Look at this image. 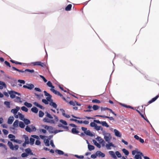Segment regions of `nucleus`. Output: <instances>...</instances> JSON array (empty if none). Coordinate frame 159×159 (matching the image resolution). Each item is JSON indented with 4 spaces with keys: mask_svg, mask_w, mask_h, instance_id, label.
Masks as SVG:
<instances>
[{
    "mask_svg": "<svg viewBox=\"0 0 159 159\" xmlns=\"http://www.w3.org/2000/svg\"><path fill=\"white\" fill-rule=\"evenodd\" d=\"M103 134L104 136V139L105 140L109 143L111 139V137L110 134L107 133L105 131H103Z\"/></svg>",
    "mask_w": 159,
    "mask_h": 159,
    "instance_id": "obj_1",
    "label": "nucleus"
},
{
    "mask_svg": "<svg viewBox=\"0 0 159 159\" xmlns=\"http://www.w3.org/2000/svg\"><path fill=\"white\" fill-rule=\"evenodd\" d=\"M7 145L9 147L10 149L12 150H17L19 148V146L17 145H15L13 146L12 142L8 141L7 143Z\"/></svg>",
    "mask_w": 159,
    "mask_h": 159,
    "instance_id": "obj_2",
    "label": "nucleus"
},
{
    "mask_svg": "<svg viewBox=\"0 0 159 159\" xmlns=\"http://www.w3.org/2000/svg\"><path fill=\"white\" fill-rule=\"evenodd\" d=\"M9 93L10 95V97L12 98H13L16 97V94H17L19 95H20V93L13 91H10L9 92Z\"/></svg>",
    "mask_w": 159,
    "mask_h": 159,
    "instance_id": "obj_3",
    "label": "nucleus"
},
{
    "mask_svg": "<svg viewBox=\"0 0 159 159\" xmlns=\"http://www.w3.org/2000/svg\"><path fill=\"white\" fill-rule=\"evenodd\" d=\"M32 64L34 66H39L42 67H44L46 66V65L44 63L39 61L33 62H32Z\"/></svg>",
    "mask_w": 159,
    "mask_h": 159,
    "instance_id": "obj_4",
    "label": "nucleus"
},
{
    "mask_svg": "<svg viewBox=\"0 0 159 159\" xmlns=\"http://www.w3.org/2000/svg\"><path fill=\"white\" fill-rule=\"evenodd\" d=\"M43 92L45 96L47 97L46 98V100L50 102L52 101V100L51 99L52 96L50 94L48 93L46 91H44Z\"/></svg>",
    "mask_w": 159,
    "mask_h": 159,
    "instance_id": "obj_5",
    "label": "nucleus"
},
{
    "mask_svg": "<svg viewBox=\"0 0 159 159\" xmlns=\"http://www.w3.org/2000/svg\"><path fill=\"white\" fill-rule=\"evenodd\" d=\"M43 121L45 122L49 123H54V121L53 120H50L48 118L45 117L43 119Z\"/></svg>",
    "mask_w": 159,
    "mask_h": 159,
    "instance_id": "obj_6",
    "label": "nucleus"
},
{
    "mask_svg": "<svg viewBox=\"0 0 159 159\" xmlns=\"http://www.w3.org/2000/svg\"><path fill=\"white\" fill-rule=\"evenodd\" d=\"M50 90L55 94L61 97H62V95L59 91H57L53 89H51Z\"/></svg>",
    "mask_w": 159,
    "mask_h": 159,
    "instance_id": "obj_7",
    "label": "nucleus"
},
{
    "mask_svg": "<svg viewBox=\"0 0 159 159\" xmlns=\"http://www.w3.org/2000/svg\"><path fill=\"white\" fill-rule=\"evenodd\" d=\"M94 129L97 131H99L101 130L102 131V133H103V131H105L103 130V128L101 126L98 125L97 124H96Z\"/></svg>",
    "mask_w": 159,
    "mask_h": 159,
    "instance_id": "obj_8",
    "label": "nucleus"
},
{
    "mask_svg": "<svg viewBox=\"0 0 159 159\" xmlns=\"http://www.w3.org/2000/svg\"><path fill=\"white\" fill-rule=\"evenodd\" d=\"M96 154L98 156H99V157H103L105 156V154L100 151H97L96 152Z\"/></svg>",
    "mask_w": 159,
    "mask_h": 159,
    "instance_id": "obj_9",
    "label": "nucleus"
},
{
    "mask_svg": "<svg viewBox=\"0 0 159 159\" xmlns=\"http://www.w3.org/2000/svg\"><path fill=\"white\" fill-rule=\"evenodd\" d=\"M60 111L61 112L62 115L63 116H64L66 118H69L70 117V116L69 115L66 114L65 113V111L64 110L62 109H60Z\"/></svg>",
    "mask_w": 159,
    "mask_h": 159,
    "instance_id": "obj_10",
    "label": "nucleus"
},
{
    "mask_svg": "<svg viewBox=\"0 0 159 159\" xmlns=\"http://www.w3.org/2000/svg\"><path fill=\"white\" fill-rule=\"evenodd\" d=\"M14 120V117L13 116H10L9 117L7 123L9 124H12Z\"/></svg>",
    "mask_w": 159,
    "mask_h": 159,
    "instance_id": "obj_11",
    "label": "nucleus"
},
{
    "mask_svg": "<svg viewBox=\"0 0 159 159\" xmlns=\"http://www.w3.org/2000/svg\"><path fill=\"white\" fill-rule=\"evenodd\" d=\"M6 85L4 82L0 81V89H2L4 87L6 88Z\"/></svg>",
    "mask_w": 159,
    "mask_h": 159,
    "instance_id": "obj_12",
    "label": "nucleus"
},
{
    "mask_svg": "<svg viewBox=\"0 0 159 159\" xmlns=\"http://www.w3.org/2000/svg\"><path fill=\"white\" fill-rule=\"evenodd\" d=\"M20 107H16V109H12L11 111V112L15 115H16Z\"/></svg>",
    "mask_w": 159,
    "mask_h": 159,
    "instance_id": "obj_13",
    "label": "nucleus"
},
{
    "mask_svg": "<svg viewBox=\"0 0 159 159\" xmlns=\"http://www.w3.org/2000/svg\"><path fill=\"white\" fill-rule=\"evenodd\" d=\"M109 153L114 159H117V157L114 152L113 151H109Z\"/></svg>",
    "mask_w": 159,
    "mask_h": 159,
    "instance_id": "obj_14",
    "label": "nucleus"
},
{
    "mask_svg": "<svg viewBox=\"0 0 159 159\" xmlns=\"http://www.w3.org/2000/svg\"><path fill=\"white\" fill-rule=\"evenodd\" d=\"M114 132L115 133V135L118 137H121V136L120 133L117 129H114Z\"/></svg>",
    "mask_w": 159,
    "mask_h": 159,
    "instance_id": "obj_15",
    "label": "nucleus"
},
{
    "mask_svg": "<svg viewBox=\"0 0 159 159\" xmlns=\"http://www.w3.org/2000/svg\"><path fill=\"white\" fill-rule=\"evenodd\" d=\"M25 151L26 153L28 154V155L30 154V155H33V153L32 152L30 149L29 148H26L25 149Z\"/></svg>",
    "mask_w": 159,
    "mask_h": 159,
    "instance_id": "obj_16",
    "label": "nucleus"
},
{
    "mask_svg": "<svg viewBox=\"0 0 159 159\" xmlns=\"http://www.w3.org/2000/svg\"><path fill=\"white\" fill-rule=\"evenodd\" d=\"M108 144H106V147L107 149H111V148L110 147L112 146L113 147H114V145L112 143H109Z\"/></svg>",
    "mask_w": 159,
    "mask_h": 159,
    "instance_id": "obj_17",
    "label": "nucleus"
},
{
    "mask_svg": "<svg viewBox=\"0 0 159 159\" xmlns=\"http://www.w3.org/2000/svg\"><path fill=\"white\" fill-rule=\"evenodd\" d=\"M10 140L11 141L14 142L19 143L21 144V143L23 141L22 140H19V139H10Z\"/></svg>",
    "mask_w": 159,
    "mask_h": 159,
    "instance_id": "obj_18",
    "label": "nucleus"
},
{
    "mask_svg": "<svg viewBox=\"0 0 159 159\" xmlns=\"http://www.w3.org/2000/svg\"><path fill=\"white\" fill-rule=\"evenodd\" d=\"M159 95H157L155 97L152 98L151 100L148 102V104H150L155 101L159 97Z\"/></svg>",
    "mask_w": 159,
    "mask_h": 159,
    "instance_id": "obj_19",
    "label": "nucleus"
},
{
    "mask_svg": "<svg viewBox=\"0 0 159 159\" xmlns=\"http://www.w3.org/2000/svg\"><path fill=\"white\" fill-rule=\"evenodd\" d=\"M159 95H157L155 97L152 98L151 100L148 102V104H150L155 101L159 97Z\"/></svg>",
    "mask_w": 159,
    "mask_h": 159,
    "instance_id": "obj_20",
    "label": "nucleus"
},
{
    "mask_svg": "<svg viewBox=\"0 0 159 159\" xmlns=\"http://www.w3.org/2000/svg\"><path fill=\"white\" fill-rule=\"evenodd\" d=\"M23 137L25 139V142L29 144L30 142L29 137L25 135H23Z\"/></svg>",
    "mask_w": 159,
    "mask_h": 159,
    "instance_id": "obj_21",
    "label": "nucleus"
},
{
    "mask_svg": "<svg viewBox=\"0 0 159 159\" xmlns=\"http://www.w3.org/2000/svg\"><path fill=\"white\" fill-rule=\"evenodd\" d=\"M49 105L55 108H56L57 107V105L56 103L53 102V100L49 102Z\"/></svg>",
    "mask_w": 159,
    "mask_h": 159,
    "instance_id": "obj_22",
    "label": "nucleus"
},
{
    "mask_svg": "<svg viewBox=\"0 0 159 159\" xmlns=\"http://www.w3.org/2000/svg\"><path fill=\"white\" fill-rule=\"evenodd\" d=\"M16 98L15 99V101L17 102H22V101L21 100V98L18 97H15Z\"/></svg>",
    "mask_w": 159,
    "mask_h": 159,
    "instance_id": "obj_23",
    "label": "nucleus"
},
{
    "mask_svg": "<svg viewBox=\"0 0 159 159\" xmlns=\"http://www.w3.org/2000/svg\"><path fill=\"white\" fill-rule=\"evenodd\" d=\"M31 111L33 112L36 113H38V110L37 107H34L31 108Z\"/></svg>",
    "mask_w": 159,
    "mask_h": 159,
    "instance_id": "obj_24",
    "label": "nucleus"
},
{
    "mask_svg": "<svg viewBox=\"0 0 159 159\" xmlns=\"http://www.w3.org/2000/svg\"><path fill=\"white\" fill-rule=\"evenodd\" d=\"M18 115L19 116V118L20 120H24V115L19 112L18 113Z\"/></svg>",
    "mask_w": 159,
    "mask_h": 159,
    "instance_id": "obj_25",
    "label": "nucleus"
},
{
    "mask_svg": "<svg viewBox=\"0 0 159 159\" xmlns=\"http://www.w3.org/2000/svg\"><path fill=\"white\" fill-rule=\"evenodd\" d=\"M72 5L71 4H69L65 8V10L66 11H70L72 7Z\"/></svg>",
    "mask_w": 159,
    "mask_h": 159,
    "instance_id": "obj_26",
    "label": "nucleus"
},
{
    "mask_svg": "<svg viewBox=\"0 0 159 159\" xmlns=\"http://www.w3.org/2000/svg\"><path fill=\"white\" fill-rule=\"evenodd\" d=\"M12 69H13V70L17 71L23 73V72H25V70H20L17 69L16 67H13V66L12 67Z\"/></svg>",
    "mask_w": 159,
    "mask_h": 159,
    "instance_id": "obj_27",
    "label": "nucleus"
},
{
    "mask_svg": "<svg viewBox=\"0 0 159 159\" xmlns=\"http://www.w3.org/2000/svg\"><path fill=\"white\" fill-rule=\"evenodd\" d=\"M71 132L73 134H77L79 133V131L75 128H73L72 129Z\"/></svg>",
    "mask_w": 159,
    "mask_h": 159,
    "instance_id": "obj_28",
    "label": "nucleus"
},
{
    "mask_svg": "<svg viewBox=\"0 0 159 159\" xmlns=\"http://www.w3.org/2000/svg\"><path fill=\"white\" fill-rule=\"evenodd\" d=\"M47 85L49 87L51 88V89L54 88V86L52 85V83L50 81H48L47 83Z\"/></svg>",
    "mask_w": 159,
    "mask_h": 159,
    "instance_id": "obj_29",
    "label": "nucleus"
},
{
    "mask_svg": "<svg viewBox=\"0 0 159 159\" xmlns=\"http://www.w3.org/2000/svg\"><path fill=\"white\" fill-rule=\"evenodd\" d=\"M34 104L35 106H36V107H38L40 108V109H42L43 108V107L42 106L38 103L37 102H34Z\"/></svg>",
    "mask_w": 159,
    "mask_h": 159,
    "instance_id": "obj_30",
    "label": "nucleus"
},
{
    "mask_svg": "<svg viewBox=\"0 0 159 159\" xmlns=\"http://www.w3.org/2000/svg\"><path fill=\"white\" fill-rule=\"evenodd\" d=\"M103 126L106 127H109V125L107 123L106 121H102L101 124Z\"/></svg>",
    "mask_w": 159,
    "mask_h": 159,
    "instance_id": "obj_31",
    "label": "nucleus"
},
{
    "mask_svg": "<svg viewBox=\"0 0 159 159\" xmlns=\"http://www.w3.org/2000/svg\"><path fill=\"white\" fill-rule=\"evenodd\" d=\"M19 121L18 120H16L14 122L13 125L15 127H18Z\"/></svg>",
    "mask_w": 159,
    "mask_h": 159,
    "instance_id": "obj_32",
    "label": "nucleus"
},
{
    "mask_svg": "<svg viewBox=\"0 0 159 159\" xmlns=\"http://www.w3.org/2000/svg\"><path fill=\"white\" fill-rule=\"evenodd\" d=\"M95 147L93 145H90L89 144L88 145V148L89 150L91 151L94 149Z\"/></svg>",
    "mask_w": 159,
    "mask_h": 159,
    "instance_id": "obj_33",
    "label": "nucleus"
},
{
    "mask_svg": "<svg viewBox=\"0 0 159 159\" xmlns=\"http://www.w3.org/2000/svg\"><path fill=\"white\" fill-rule=\"evenodd\" d=\"M55 152L56 153H57L58 154H59L60 155H62L64 154V153L63 151L59 150H56L55 151Z\"/></svg>",
    "mask_w": 159,
    "mask_h": 159,
    "instance_id": "obj_34",
    "label": "nucleus"
},
{
    "mask_svg": "<svg viewBox=\"0 0 159 159\" xmlns=\"http://www.w3.org/2000/svg\"><path fill=\"white\" fill-rule=\"evenodd\" d=\"M97 139L98 141L100 143H104V140L102 139L100 137H97Z\"/></svg>",
    "mask_w": 159,
    "mask_h": 159,
    "instance_id": "obj_35",
    "label": "nucleus"
},
{
    "mask_svg": "<svg viewBox=\"0 0 159 159\" xmlns=\"http://www.w3.org/2000/svg\"><path fill=\"white\" fill-rule=\"evenodd\" d=\"M93 143L98 148H100L101 145L99 144L98 143H97L96 141L95 140H93Z\"/></svg>",
    "mask_w": 159,
    "mask_h": 159,
    "instance_id": "obj_36",
    "label": "nucleus"
},
{
    "mask_svg": "<svg viewBox=\"0 0 159 159\" xmlns=\"http://www.w3.org/2000/svg\"><path fill=\"white\" fill-rule=\"evenodd\" d=\"M48 131L50 133L52 134L54 133V129L51 126H50Z\"/></svg>",
    "mask_w": 159,
    "mask_h": 159,
    "instance_id": "obj_37",
    "label": "nucleus"
},
{
    "mask_svg": "<svg viewBox=\"0 0 159 159\" xmlns=\"http://www.w3.org/2000/svg\"><path fill=\"white\" fill-rule=\"evenodd\" d=\"M24 104L25 106H26L28 107H32V104L31 103H28L27 102H24Z\"/></svg>",
    "mask_w": 159,
    "mask_h": 159,
    "instance_id": "obj_38",
    "label": "nucleus"
},
{
    "mask_svg": "<svg viewBox=\"0 0 159 159\" xmlns=\"http://www.w3.org/2000/svg\"><path fill=\"white\" fill-rule=\"evenodd\" d=\"M19 126L21 128H23L25 127V125L23 122L20 121L19 123Z\"/></svg>",
    "mask_w": 159,
    "mask_h": 159,
    "instance_id": "obj_39",
    "label": "nucleus"
},
{
    "mask_svg": "<svg viewBox=\"0 0 159 159\" xmlns=\"http://www.w3.org/2000/svg\"><path fill=\"white\" fill-rule=\"evenodd\" d=\"M35 139H34L30 138V143L31 145H32L34 143Z\"/></svg>",
    "mask_w": 159,
    "mask_h": 159,
    "instance_id": "obj_40",
    "label": "nucleus"
},
{
    "mask_svg": "<svg viewBox=\"0 0 159 159\" xmlns=\"http://www.w3.org/2000/svg\"><path fill=\"white\" fill-rule=\"evenodd\" d=\"M84 133L87 135L92 136L93 135L90 132L89 130H86V131L84 132Z\"/></svg>",
    "mask_w": 159,
    "mask_h": 159,
    "instance_id": "obj_41",
    "label": "nucleus"
},
{
    "mask_svg": "<svg viewBox=\"0 0 159 159\" xmlns=\"http://www.w3.org/2000/svg\"><path fill=\"white\" fill-rule=\"evenodd\" d=\"M4 104L8 108H10V104L9 102L7 101H5L4 102Z\"/></svg>",
    "mask_w": 159,
    "mask_h": 159,
    "instance_id": "obj_42",
    "label": "nucleus"
},
{
    "mask_svg": "<svg viewBox=\"0 0 159 159\" xmlns=\"http://www.w3.org/2000/svg\"><path fill=\"white\" fill-rule=\"evenodd\" d=\"M122 151L126 155H128L129 154V151L125 149H123Z\"/></svg>",
    "mask_w": 159,
    "mask_h": 159,
    "instance_id": "obj_43",
    "label": "nucleus"
},
{
    "mask_svg": "<svg viewBox=\"0 0 159 159\" xmlns=\"http://www.w3.org/2000/svg\"><path fill=\"white\" fill-rule=\"evenodd\" d=\"M92 102L94 103H101L100 101L97 99H93L92 100Z\"/></svg>",
    "mask_w": 159,
    "mask_h": 159,
    "instance_id": "obj_44",
    "label": "nucleus"
},
{
    "mask_svg": "<svg viewBox=\"0 0 159 159\" xmlns=\"http://www.w3.org/2000/svg\"><path fill=\"white\" fill-rule=\"evenodd\" d=\"M141 155L136 154L134 156V158L135 159H142V157L141 156ZM143 156V155H142Z\"/></svg>",
    "mask_w": 159,
    "mask_h": 159,
    "instance_id": "obj_45",
    "label": "nucleus"
},
{
    "mask_svg": "<svg viewBox=\"0 0 159 159\" xmlns=\"http://www.w3.org/2000/svg\"><path fill=\"white\" fill-rule=\"evenodd\" d=\"M28 89H29L31 90L34 87V85L32 84H28Z\"/></svg>",
    "mask_w": 159,
    "mask_h": 159,
    "instance_id": "obj_46",
    "label": "nucleus"
},
{
    "mask_svg": "<svg viewBox=\"0 0 159 159\" xmlns=\"http://www.w3.org/2000/svg\"><path fill=\"white\" fill-rule=\"evenodd\" d=\"M10 61L12 63H15L16 64H19V65H22V63L20 62L15 61L13 60H11Z\"/></svg>",
    "mask_w": 159,
    "mask_h": 159,
    "instance_id": "obj_47",
    "label": "nucleus"
},
{
    "mask_svg": "<svg viewBox=\"0 0 159 159\" xmlns=\"http://www.w3.org/2000/svg\"><path fill=\"white\" fill-rule=\"evenodd\" d=\"M26 125H28L30 123V121L28 119H25L23 120Z\"/></svg>",
    "mask_w": 159,
    "mask_h": 159,
    "instance_id": "obj_48",
    "label": "nucleus"
},
{
    "mask_svg": "<svg viewBox=\"0 0 159 159\" xmlns=\"http://www.w3.org/2000/svg\"><path fill=\"white\" fill-rule=\"evenodd\" d=\"M92 108L94 110H97L99 108V107L97 105H94Z\"/></svg>",
    "mask_w": 159,
    "mask_h": 159,
    "instance_id": "obj_49",
    "label": "nucleus"
},
{
    "mask_svg": "<svg viewBox=\"0 0 159 159\" xmlns=\"http://www.w3.org/2000/svg\"><path fill=\"white\" fill-rule=\"evenodd\" d=\"M115 154L118 158H120L121 157V154L119 151H116L115 152Z\"/></svg>",
    "mask_w": 159,
    "mask_h": 159,
    "instance_id": "obj_50",
    "label": "nucleus"
},
{
    "mask_svg": "<svg viewBox=\"0 0 159 159\" xmlns=\"http://www.w3.org/2000/svg\"><path fill=\"white\" fill-rule=\"evenodd\" d=\"M50 139H47L44 141V143H45V144L46 146H49V140Z\"/></svg>",
    "mask_w": 159,
    "mask_h": 159,
    "instance_id": "obj_51",
    "label": "nucleus"
},
{
    "mask_svg": "<svg viewBox=\"0 0 159 159\" xmlns=\"http://www.w3.org/2000/svg\"><path fill=\"white\" fill-rule=\"evenodd\" d=\"M25 129L26 131L28 132H29L30 133L31 132V128L30 127L28 126H26V127Z\"/></svg>",
    "mask_w": 159,
    "mask_h": 159,
    "instance_id": "obj_52",
    "label": "nucleus"
},
{
    "mask_svg": "<svg viewBox=\"0 0 159 159\" xmlns=\"http://www.w3.org/2000/svg\"><path fill=\"white\" fill-rule=\"evenodd\" d=\"M45 114L46 115V116L47 117L50 119H53V118L52 116L48 112H45Z\"/></svg>",
    "mask_w": 159,
    "mask_h": 159,
    "instance_id": "obj_53",
    "label": "nucleus"
},
{
    "mask_svg": "<svg viewBox=\"0 0 159 159\" xmlns=\"http://www.w3.org/2000/svg\"><path fill=\"white\" fill-rule=\"evenodd\" d=\"M39 116L40 117H42L44 115V113L42 111H39Z\"/></svg>",
    "mask_w": 159,
    "mask_h": 159,
    "instance_id": "obj_54",
    "label": "nucleus"
},
{
    "mask_svg": "<svg viewBox=\"0 0 159 159\" xmlns=\"http://www.w3.org/2000/svg\"><path fill=\"white\" fill-rule=\"evenodd\" d=\"M136 153H140V155H142V152H137V151L136 150H134L132 152V154L133 155H135V154Z\"/></svg>",
    "mask_w": 159,
    "mask_h": 159,
    "instance_id": "obj_55",
    "label": "nucleus"
},
{
    "mask_svg": "<svg viewBox=\"0 0 159 159\" xmlns=\"http://www.w3.org/2000/svg\"><path fill=\"white\" fill-rule=\"evenodd\" d=\"M21 109L23 111H25V112H27L28 111V109L25 106H23L21 107Z\"/></svg>",
    "mask_w": 159,
    "mask_h": 159,
    "instance_id": "obj_56",
    "label": "nucleus"
},
{
    "mask_svg": "<svg viewBox=\"0 0 159 159\" xmlns=\"http://www.w3.org/2000/svg\"><path fill=\"white\" fill-rule=\"evenodd\" d=\"M8 137L9 138L11 139H15L16 138L15 136L12 134H9Z\"/></svg>",
    "mask_w": 159,
    "mask_h": 159,
    "instance_id": "obj_57",
    "label": "nucleus"
},
{
    "mask_svg": "<svg viewBox=\"0 0 159 159\" xmlns=\"http://www.w3.org/2000/svg\"><path fill=\"white\" fill-rule=\"evenodd\" d=\"M28 156V154L26 153H23L21 155V156L22 157H26Z\"/></svg>",
    "mask_w": 159,
    "mask_h": 159,
    "instance_id": "obj_58",
    "label": "nucleus"
},
{
    "mask_svg": "<svg viewBox=\"0 0 159 159\" xmlns=\"http://www.w3.org/2000/svg\"><path fill=\"white\" fill-rule=\"evenodd\" d=\"M25 72L27 71L30 73H33L34 72V70H30L29 69H26L25 70Z\"/></svg>",
    "mask_w": 159,
    "mask_h": 159,
    "instance_id": "obj_59",
    "label": "nucleus"
},
{
    "mask_svg": "<svg viewBox=\"0 0 159 159\" xmlns=\"http://www.w3.org/2000/svg\"><path fill=\"white\" fill-rule=\"evenodd\" d=\"M60 122L65 125H67V123L66 122L65 120H60Z\"/></svg>",
    "mask_w": 159,
    "mask_h": 159,
    "instance_id": "obj_60",
    "label": "nucleus"
},
{
    "mask_svg": "<svg viewBox=\"0 0 159 159\" xmlns=\"http://www.w3.org/2000/svg\"><path fill=\"white\" fill-rule=\"evenodd\" d=\"M2 147L3 148L5 149H7V148L5 145L2 143H0V147Z\"/></svg>",
    "mask_w": 159,
    "mask_h": 159,
    "instance_id": "obj_61",
    "label": "nucleus"
},
{
    "mask_svg": "<svg viewBox=\"0 0 159 159\" xmlns=\"http://www.w3.org/2000/svg\"><path fill=\"white\" fill-rule=\"evenodd\" d=\"M42 102L45 103V104H48V101L45 99H43L42 100Z\"/></svg>",
    "mask_w": 159,
    "mask_h": 159,
    "instance_id": "obj_62",
    "label": "nucleus"
},
{
    "mask_svg": "<svg viewBox=\"0 0 159 159\" xmlns=\"http://www.w3.org/2000/svg\"><path fill=\"white\" fill-rule=\"evenodd\" d=\"M96 124L94 122H91L90 124V126L92 127H94L95 128V126L96 125Z\"/></svg>",
    "mask_w": 159,
    "mask_h": 159,
    "instance_id": "obj_63",
    "label": "nucleus"
},
{
    "mask_svg": "<svg viewBox=\"0 0 159 159\" xmlns=\"http://www.w3.org/2000/svg\"><path fill=\"white\" fill-rule=\"evenodd\" d=\"M69 103L71 105L75 106V102L72 101H70L69 102Z\"/></svg>",
    "mask_w": 159,
    "mask_h": 159,
    "instance_id": "obj_64",
    "label": "nucleus"
}]
</instances>
